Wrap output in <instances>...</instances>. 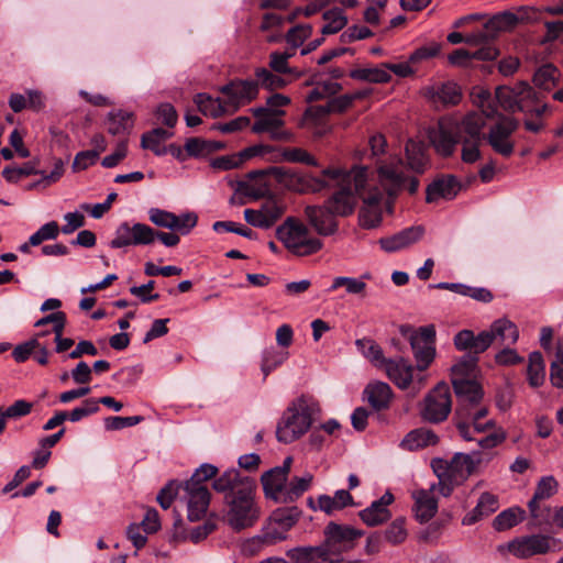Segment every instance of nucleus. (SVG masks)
<instances>
[{"label":"nucleus","instance_id":"obj_5","mask_svg":"<svg viewBox=\"0 0 563 563\" xmlns=\"http://www.w3.org/2000/svg\"><path fill=\"white\" fill-rule=\"evenodd\" d=\"M325 177L338 180L341 189L334 192L325 202L330 210L341 217L353 212L355 206V194L362 196L367 180V169L365 167H354L349 172L343 169H323Z\"/></svg>","mask_w":563,"mask_h":563},{"label":"nucleus","instance_id":"obj_21","mask_svg":"<svg viewBox=\"0 0 563 563\" xmlns=\"http://www.w3.org/2000/svg\"><path fill=\"white\" fill-rule=\"evenodd\" d=\"M384 368L388 378L400 389H407L413 380V366L404 357L387 358Z\"/></svg>","mask_w":563,"mask_h":563},{"label":"nucleus","instance_id":"obj_2","mask_svg":"<svg viewBox=\"0 0 563 563\" xmlns=\"http://www.w3.org/2000/svg\"><path fill=\"white\" fill-rule=\"evenodd\" d=\"M212 487L216 492L224 494L228 507L225 518L233 530L250 528L260 519L261 508L255 499L254 478L243 475L236 468H230L213 481Z\"/></svg>","mask_w":563,"mask_h":563},{"label":"nucleus","instance_id":"obj_63","mask_svg":"<svg viewBox=\"0 0 563 563\" xmlns=\"http://www.w3.org/2000/svg\"><path fill=\"white\" fill-rule=\"evenodd\" d=\"M287 538V533L273 522L256 539L264 545L276 544Z\"/></svg>","mask_w":563,"mask_h":563},{"label":"nucleus","instance_id":"obj_60","mask_svg":"<svg viewBox=\"0 0 563 563\" xmlns=\"http://www.w3.org/2000/svg\"><path fill=\"white\" fill-rule=\"evenodd\" d=\"M150 221L157 227L173 230L176 227V214L163 209L152 208L148 211Z\"/></svg>","mask_w":563,"mask_h":563},{"label":"nucleus","instance_id":"obj_48","mask_svg":"<svg viewBox=\"0 0 563 563\" xmlns=\"http://www.w3.org/2000/svg\"><path fill=\"white\" fill-rule=\"evenodd\" d=\"M323 20L327 22L321 32L322 34H334L341 31L347 23V18L339 8L328 10L323 13Z\"/></svg>","mask_w":563,"mask_h":563},{"label":"nucleus","instance_id":"obj_17","mask_svg":"<svg viewBox=\"0 0 563 563\" xmlns=\"http://www.w3.org/2000/svg\"><path fill=\"white\" fill-rule=\"evenodd\" d=\"M153 243V228L144 223H121L115 230V236L110 242L112 249H123L131 245H148Z\"/></svg>","mask_w":563,"mask_h":563},{"label":"nucleus","instance_id":"obj_8","mask_svg":"<svg viewBox=\"0 0 563 563\" xmlns=\"http://www.w3.org/2000/svg\"><path fill=\"white\" fill-rule=\"evenodd\" d=\"M452 410L451 391L445 383H439L424 397L420 409L422 420L430 423L445 421Z\"/></svg>","mask_w":563,"mask_h":563},{"label":"nucleus","instance_id":"obj_15","mask_svg":"<svg viewBox=\"0 0 563 563\" xmlns=\"http://www.w3.org/2000/svg\"><path fill=\"white\" fill-rule=\"evenodd\" d=\"M435 330L433 325L421 327L409 340L419 372L426 371L435 357Z\"/></svg>","mask_w":563,"mask_h":563},{"label":"nucleus","instance_id":"obj_14","mask_svg":"<svg viewBox=\"0 0 563 563\" xmlns=\"http://www.w3.org/2000/svg\"><path fill=\"white\" fill-rule=\"evenodd\" d=\"M363 536V531L354 529L350 526L330 522L324 528L323 548L327 550L329 558L339 555L355 547L356 540Z\"/></svg>","mask_w":563,"mask_h":563},{"label":"nucleus","instance_id":"obj_43","mask_svg":"<svg viewBox=\"0 0 563 563\" xmlns=\"http://www.w3.org/2000/svg\"><path fill=\"white\" fill-rule=\"evenodd\" d=\"M528 509L531 517V523L534 527H547L554 525L553 517L554 512L545 504V501H537L532 504V499L528 503Z\"/></svg>","mask_w":563,"mask_h":563},{"label":"nucleus","instance_id":"obj_13","mask_svg":"<svg viewBox=\"0 0 563 563\" xmlns=\"http://www.w3.org/2000/svg\"><path fill=\"white\" fill-rule=\"evenodd\" d=\"M179 500L187 506L188 520L199 521L207 514L210 504V492L206 484L186 481L180 483Z\"/></svg>","mask_w":563,"mask_h":563},{"label":"nucleus","instance_id":"obj_49","mask_svg":"<svg viewBox=\"0 0 563 563\" xmlns=\"http://www.w3.org/2000/svg\"><path fill=\"white\" fill-rule=\"evenodd\" d=\"M496 99L498 104L508 112L515 113L519 111L517 85L514 88L498 87L496 89Z\"/></svg>","mask_w":563,"mask_h":563},{"label":"nucleus","instance_id":"obj_33","mask_svg":"<svg viewBox=\"0 0 563 563\" xmlns=\"http://www.w3.org/2000/svg\"><path fill=\"white\" fill-rule=\"evenodd\" d=\"M174 135L173 132L163 128H155L141 136V147L152 151L157 156L167 154V146L164 144Z\"/></svg>","mask_w":563,"mask_h":563},{"label":"nucleus","instance_id":"obj_41","mask_svg":"<svg viewBox=\"0 0 563 563\" xmlns=\"http://www.w3.org/2000/svg\"><path fill=\"white\" fill-rule=\"evenodd\" d=\"M344 287L347 295L358 296L364 298L366 296L367 285L364 280L355 277L336 276L333 278L328 291L332 292L336 289Z\"/></svg>","mask_w":563,"mask_h":563},{"label":"nucleus","instance_id":"obj_45","mask_svg":"<svg viewBox=\"0 0 563 563\" xmlns=\"http://www.w3.org/2000/svg\"><path fill=\"white\" fill-rule=\"evenodd\" d=\"M525 518V510L521 508H509L500 514H498L494 521L493 526L497 531L508 530L519 522H521Z\"/></svg>","mask_w":563,"mask_h":563},{"label":"nucleus","instance_id":"obj_37","mask_svg":"<svg viewBox=\"0 0 563 563\" xmlns=\"http://www.w3.org/2000/svg\"><path fill=\"white\" fill-rule=\"evenodd\" d=\"M195 102L199 111L205 115L218 118L225 113H230V110L227 107L224 99H213L206 93H198L195 97Z\"/></svg>","mask_w":563,"mask_h":563},{"label":"nucleus","instance_id":"obj_53","mask_svg":"<svg viewBox=\"0 0 563 563\" xmlns=\"http://www.w3.org/2000/svg\"><path fill=\"white\" fill-rule=\"evenodd\" d=\"M517 93L519 111L523 113L530 111V107L539 100L538 92L527 82L517 84Z\"/></svg>","mask_w":563,"mask_h":563},{"label":"nucleus","instance_id":"obj_38","mask_svg":"<svg viewBox=\"0 0 563 563\" xmlns=\"http://www.w3.org/2000/svg\"><path fill=\"white\" fill-rule=\"evenodd\" d=\"M133 128V114L117 110L108 114V132L112 135L129 134Z\"/></svg>","mask_w":563,"mask_h":563},{"label":"nucleus","instance_id":"obj_25","mask_svg":"<svg viewBox=\"0 0 563 563\" xmlns=\"http://www.w3.org/2000/svg\"><path fill=\"white\" fill-rule=\"evenodd\" d=\"M476 462L470 454L456 453L449 462V473L452 490L461 485L474 472Z\"/></svg>","mask_w":563,"mask_h":563},{"label":"nucleus","instance_id":"obj_52","mask_svg":"<svg viewBox=\"0 0 563 563\" xmlns=\"http://www.w3.org/2000/svg\"><path fill=\"white\" fill-rule=\"evenodd\" d=\"M519 19L515 13L505 11L489 19L486 23V27L496 32L508 31L515 27Z\"/></svg>","mask_w":563,"mask_h":563},{"label":"nucleus","instance_id":"obj_44","mask_svg":"<svg viewBox=\"0 0 563 563\" xmlns=\"http://www.w3.org/2000/svg\"><path fill=\"white\" fill-rule=\"evenodd\" d=\"M527 376L528 382L532 387H539L544 383L545 366L542 354L540 352H532L529 355Z\"/></svg>","mask_w":563,"mask_h":563},{"label":"nucleus","instance_id":"obj_9","mask_svg":"<svg viewBox=\"0 0 563 563\" xmlns=\"http://www.w3.org/2000/svg\"><path fill=\"white\" fill-rule=\"evenodd\" d=\"M401 159L395 158L389 163H383L378 167V178L388 197H395L400 190H407L413 195L419 188V179L416 176H405L400 170Z\"/></svg>","mask_w":563,"mask_h":563},{"label":"nucleus","instance_id":"obj_3","mask_svg":"<svg viewBox=\"0 0 563 563\" xmlns=\"http://www.w3.org/2000/svg\"><path fill=\"white\" fill-rule=\"evenodd\" d=\"M250 179H258V186H247L246 195L254 199L265 197L271 191V185L266 178L272 177L278 184L286 187L289 190L306 194V192H319L327 187V183L323 179L312 177L310 175H303L295 173L284 167L272 166L265 169L252 170L247 174Z\"/></svg>","mask_w":563,"mask_h":563},{"label":"nucleus","instance_id":"obj_18","mask_svg":"<svg viewBox=\"0 0 563 563\" xmlns=\"http://www.w3.org/2000/svg\"><path fill=\"white\" fill-rule=\"evenodd\" d=\"M363 207L360 210V225L365 229H374L382 222L383 206L390 208L389 200L385 199L384 194L377 189H371L362 194Z\"/></svg>","mask_w":563,"mask_h":563},{"label":"nucleus","instance_id":"obj_22","mask_svg":"<svg viewBox=\"0 0 563 563\" xmlns=\"http://www.w3.org/2000/svg\"><path fill=\"white\" fill-rule=\"evenodd\" d=\"M394 501L391 493L386 492L379 499L373 501L367 508L360 511L361 520L368 527H375L387 521L391 514L388 506Z\"/></svg>","mask_w":563,"mask_h":563},{"label":"nucleus","instance_id":"obj_29","mask_svg":"<svg viewBox=\"0 0 563 563\" xmlns=\"http://www.w3.org/2000/svg\"><path fill=\"white\" fill-rule=\"evenodd\" d=\"M499 508L498 498L490 493H483L475 508L462 519L464 526H472L485 517L490 516Z\"/></svg>","mask_w":563,"mask_h":563},{"label":"nucleus","instance_id":"obj_36","mask_svg":"<svg viewBox=\"0 0 563 563\" xmlns=\"http://www.w3.org/2000/svg\"><path fill=\"white\" fill-rule=\"evenodd\" d=\"M254 76L255 78L253 80L254 84H256L257 90L260 88H264L266 90H277L289 84V80H287L284 76L265 67L256 68Z\"/></svg>","mask_w":563,"mask_h":563},{"label":"nucleus","instance_id":"obj_24","mask_svg":"<svg viewBox=\"0 0 563 563\" xmlns=\"http://www.w3.org/2000/svg\"><path fill=\"white\" fill-rule=\"evenodd\" d=\"M435 485L430 489H420L413 493L416 518L420 522H427L434 517L438 510V501L433 496Z\"/></svg>","mask_w":563,"mask_h":563},{"label":"nucleus","instance_id":"obj_61","mask_svg":"<svg viewBox=\"0 0 563 563\" xmlns=\"http://www.w3.org/2000/svg\"><path fill=\"white\" fill-rule=\"evenodd\" d=\"M64 174V162L58 158L54 162V168L49 174H46L45 172H40V175H42V179L38 181L32 183L27 186L29 189H34L38 186L47 187L53 183H56Z\"/></svg>","mask_w":563,"mask_h":563},{"label":"nucleus","instance_id":"obj_51","mask_svg":"<svg viewBox=\"0 0 563 563\" xmlns=\"http://www.w3.org/2000/svg\"><path fill=\"white\" fill-rule=\"evenodd\" d=\"M558 76V68L551 64H545L536 71L533 82L536 86L549 90L555 85Z\"/></svg>","mask_w":563,"mask_h":563},{"label":"nucleus","instance_id":"obj_1","mask_svg":"<svg viewBox=\"0 0 563 563\" xmlns=\"http://www.w3.org/2000/svg\"><path fill=\"white\" fill-rule=\"evenodd\" d=\"M478 357L464 354L451 368V382L457 398L455 424L464 440H471V427L482 432L495 426L494 419H486L488 408L482 404L483 389L473 378L476 373Z\"/></svg>","mask_w":563,"mask_h":563},{"label":"nucleus","instance_id":"obj_7","mask_svg":"<svg viewBox=\"0 0 563 563\" xmlns=\"http://www.w3.org/2000/svg\"><path fill=\"white\" fill-rule=\"evenodd\" d=\"M482 99L481 112H470L465 114L461 120H457V134L460 140H473L483 141L485 134L483 129L485 126V118L492 119L497 115V106L490 102V95L483 92L479 95Z\"/></svg>","mask_w":563,"mask_h":563},{"label":"nucleus","instance_id":"obj_62","mask_svg":"<svg viewBox=\"0 0 563 563\" xmlns=\"http://www.w3.org/2000/svg\"><path fill=\"white\" fill-rule=\"evenodd\" d=\"M179 495L180 483L172 481L159 490L156 499L163 509H168L175 497H179Z\"/></svg>","mask_w":563,"mask_h":563},{"label":"nucleus","instance_id":"obj_27","mask_svg":"<svg viewBox=\"0 0 563 563\" xmlns=\"http://www.w3.org/2000/svg\"><path fill=\"white\" fill-rule=\"evenodd\" d=\"M287 558L294 563H333L323 545L296 547L286 551Z\"/></svg>","mask_w":563,"mask_h":563},{"label":"nucleus","instance_id":"obj_56","mask_svg":"<svg viewBox=\"0 0 563 563\" xmlns=\"http://www.w3.org/2000/svg\"><path fill=\"white\" fill-rule=\"evenodd\" d=\"M558 492V482L553 476L542 477L536 487L532 496V504L537 501H545Z\"/></svg>","mask_w":563,"mask_h":563},{"label":"nucleus","instance_id":"obj_42","mask_svg":"<svg viewBox=\"0 0 563 563\" xmlns=\"http://www.w3.org/2000/svg\"><path fill=\"white\" fill-rule=\"evenodd\" d=\"M350 77L356 80L375 84H385L391 79L390 74L385 69L383 64L376 67L353 69L350 71Z\"/></svg>","mask_w":563,"mask_h":563},{"label":"nucleus","instance_id":"obj_47","mask_svg":"<svg viewBox=\"0 0 563 563\" xmlns=\"http://www.w3.org/2000/svg\"><path fill=\"white\" fill-rule=\"evenodd\" d=\"M312 482V475L307 474L302 477H295L291 482L286 484V489L282 503H290L300 497L308 490Z\"/></svg>","mask_w":563,"mask_h":563},{"label":"nucleus","instance_id":"obj_31","mask_svg":"<svg viewBox=\"0 0 563 563\" xmlns=\"http://www.w3.org/2000/svg\"><path fill=\"white\" fill-rule=\"evenodd\" d=\"M439 437L430 429L418 428L411 430L401 440L400 446L408 451H417L437 444Z\"/></svg>","mask_w":563,"mask_h":563},{"label":"nucleus","instance_id":"obj_54","mask_svg":"<svg viewBox=\"0 0 563 563\" xmlns=\"http://www.w3.org/2000/svg\"><path fill=\"white\" fill-rule=\"evenodd\" d=\"M385 539L393 545L402 543L408 536L406 520L402 517L396 518L384 532Z\"/></svg>","mask_w":563,"mask_h":563},{"label":"nucleus","instance_id":"obj_50","mask_svg":"<svg viewBox=\"0 0 563 563\" xmlns=\"http://www.w3.org/2000/svg\"><path fill=\"white\" fill-rule=\"evenodd\" d=\"M285 210L286 206L284 202L275 198L268 199L262 205L261 211L267 223V229L273 227L282 218Z\"/></svg>","mask_w":563,"mask_h":563},{"label":"nucleus","instance_id":"obj_32","mask_svg":"<svg viewBox=\"0 0 563 563\" xmlns=\"http://www.w3.org/2000/svg\"><path fill=\"white\" fill-rule=\"evenodd\" d=\"M488 331L493 341L498 340L506 346L514 345L519 339L518 327L507 318L495 320Z\"/></svg>","mask_w":563,"mask_h":563},{"label":"nucleus","instance_id":"obj_12","mask_svg":"<svg viewBox=\"0 0 563 563\" xmlns=\"http://www.w3.org/2000/svg\"><path fill=\"white\" fill-rule=\"evenodd\" d=\"M558 541L549 536L532 534L517 538L507 544L498 545V551H509L519 559H527L537 554H545L555 551Z\"/></svg>","mask_w":563,"mask_h":563},{"label":"nucleus","instance_id":"obj_55","mask_svg":"<svg viewBox=\"0 0 563 563\" xmlns=\"http://www.w3.org/2000/svg\"><path fill=\"white\" fill-rule=\"evenodd\" d=\"M354 100L355 96L342 95L330 99L323 106H319L317 110L321 114L342 113L352 106Z\"/></svg>","mask_w":563,"mask_h":563},{"label":"nucleus","instance_id":"obj_6","mask_svg":"<svg viewBox=\"0 0 563 563\" xmlns=\"http://www.w3.org/2000/svg\"><path fill=\"white\" fill-rule=\"evenodd\" d=\"M276 236L287 250L298 256L317 253L322 247V242L311 238L308 228L292 217L287 218L276 229Z\"/></svg>","mask_w":563,"mask_h":563},{"label":"nucleus","instance_id":"obj_23","mask_svg":"<svg viewBox=\"0 0 563 563\" xmlns=\"http://www.w3.org/2000/svg\"><path fill=\"white\" fill-rule=\"evenodd\" d=\"M423 233L424 229L421 225L406 228L393 236L380 239L379 245L386 252H397L421 240Z\"/></svg>","mask_w":563,"mask_h":563},{"label":"nucleus","instance_id":"obj_30","mask_svg":"<svg viewBox=\"0 0 563 563\" xmlns=\"http://www.w3.org/2000/svg\"><path fill=\"white\" fill-rule=\"evenodd\" d=\"M364 395L374 410H384L389 407L393 390L387 383L375 382L366 386Z\"/></svg>","mask_w":563,"mask_h":563},{"label":"nucleus","instance_id":"obj_39","mask_svg":"<svg viewBox=\"0 0 563 563\" xmlns=\"http://www.w3.org/2000/svg\"><path fill=\"white\" fill-rule=\"evenodd\" d=\"M253 114L256 118V121L252 125L254 133L269 132L275 128H282L284 124V122L277 118L278 115L271 113L267 108L260 107L253 109Z\"/></svg>","mask_w":563,"mask_h":563},{"label":"nucleus","instance_id":"obj_4","mask_svg":"<svg viewBox=\"0 0 563 563\" xmlns=\"http://www.w3.org/2000/svg\"><path fill=\"white\" fill-rule=\"evenodd\" d=\"M320 412L319 402L309 395H301L289 402L277 422L276 438L289 444L308 432Z\"/></svg>","mask_w":563,"mask_h":563},{"label":"nucleus","instance_id":"obj_26","mask_svg":"<svg viewBox=\"0 0 563 563\" xmlns=\"http://www.w3.org/2000/svg\"><path fill=\"white\" fill-rule=\"evenodd\" d=\"M460 190V185L454 176L441 177L433 180L427 187L426 200L431 203L439 198L451 200Z\"/></svg>","mask_w":563,"mask_h":563},{"label":"nucleus","instance_id":"obj_34","mask_svg":"<svg viewBox=\"0 0 563 563\" xmlns=\"http://www.w3.org/2000/svg\"><path fill=\"white\" fill-rule=\"evenodd\" d=\"M318 508L327 515H333L347 506H353V496L346 489H339L334 496L320 495L317 499Z\"/></svg>","mask_w":563,"mask_h":563},{"label":"nucleus","instance_id":"obj_16","mask_svg":"<svg viewBox=\"0 0 563 563\" xmlns=\"http://www.w3.org/2000/svg\"><path fill=\"white\" fill-rule=\"evenodd\" d=\"M230 113L251 103L258 92L253 79H234L220 88Z\"/></svg>","mask_w":563,"mask_h":563},{"label":"nucleus","instance_id":"obj_35","mask_svg":"<svg viewBox=\"0 0 563 563\" xmlns=\"http://www.w3.org/2000/svg\"><path fill=\"white\" fill-rule=\"evenodd\" d=\"M407 166L416 174H423L430 166V161L421 143L409 140L405 147Z\"/></svg>","mask_w":563,"mask_h":563},{"label":"nucleus","instance_id":"obj_64","mask_svg":"<svg viewBox=\"0 0 563 563\" xmlns=\"http://www.w3.org/2000/svg\"><path fill=\"white\" fill-rule=\"evenodd\" d=\"M155 115L161 123L168 128H174L178 121L176 109L168 102L161 103L156 108Z\"/></svg>","mask_w":563,"mask_h":563},{"label":"nucleus","instance_id":"obj_10","mask_svg":"<svg viewBox=\"0 0 563 563\" xmlns=\"http://www.w3.org/2000/svg\"><path fill=\"white\" fill-rule=\"evenodd\" d=\"M496 117L498 120L490 125L485 139L495 153L503 157H510L515 151V142L511 140V135L518 129L519 122L512 117L498 112Z\"/></svg>","mask_w":563,"mask_h":563},{"label":"nucleus","instance_id":"obj_19","mask_svg":"<svg viewBox=\"0 0 563 563\" xmlns=\"http://www.w3.org/2000/svg\"><path fill=\"white\" fill-rule=\"evenodd\" d=\"M423 97L434 107L448 108L459 104L462 90L454 81H434L422 89Z\"/></svg>","mask_w":563,"mask_h":563},{"label":"nucleus","instance_id":"obj_59","mask_svg":"<svg viewBox=\"0 0 563 563\" xmlns=\"http://www.w3.org/2000/svg\"><path fill=\"white\" fill-rule=\"evenodd\" d=\"M356 345L362 351L363 355L371 362L380 363V365H384L383 360L386 358L383 355V351L380 346L376 344L373 340L360 339L356 340Z\"/></svg>","mask_w":563,"mask_h":563},{"label":"nucleus","instance_id":"obj_28","mask_svg":"<svg viewBox=\"0 0 563 563\" xmlns=\"http://www.w3.org/2000/svg\"><path fill=\"white\" fill-rule=\"evenodd\" d=\"M287 484V475L279 468H272L262 476V485L264 494L267 498H272L282 503Z\"/></svg>","mask_w":563,"mask_h":563},{"label":"nucleus","instance_id":"obj_57","mask_svg":"<svg viewBox=\"0 0 563 563\" xmlns=\"http://www.w3.org/2000/svg\"><path fill=\"white\" fill-rule=\"evenodd\" d=\"M286 358L287 353L277 351L275 349H268L264 351L261 365L264 379L269 375L271 372L282 365Z\"/></svg>","mask_w":563,"mask_h":563},{"label":"nucleus","instance_id":"obj_46","mask_svg":"<svg viewBox=\"0 0 563 563\" xmlns=\"http://www.w3.org/2000/svg\"><path fill=\"white\" fill-rule=\"evenodd\" d=\"M432 468L434 473L438 476V484L435 485V489L439 490V493L448 497L452 493V485H451V478L449 473V462L438 459L432 461Z\"/></svg>","mask_w":563,"mask_h":563},{"label":"nucleus","instance_id":"obj_20","mask_svg":"<svg viewBox=\"0 0 563 563\" xmlns=\"http://www.w3.org/2000/svg\"><path fill=\"white\" fill-rule=\"evenodd\" d=\"M305 216L311 227L320 235H332L338 231V222L330 208L324 206H307L305 208Z\"/></svg>","mask_w":563,"mask_h":563},{"label":"nucleus","instance_id":"obj_40","mask_svg":"<svg viewBox=\"0 0 563 563\" xmlns=\"http://www.w3.org/2000/svg\"><path fill=\"white\" fill-rule=\"evenodd\" d=\"M266 148V146H252L242 151L239 156H221L213 161L212 166L221 170H229L238 167L243 159L261 154Z\"/></svg>","mask_w":563,"mask_h":563},{"label":"nucleus","instance_id":"obj_58","mask_svg":"<svg viewBox=\"0 0 563 563\" xmlns=\"http://www.w3.org/2000/svg\"><path fill=\"white\" fill-rule=\"evenodd\" d=\"M59 234V225L56 221L43 224L35 233L30 236V244L37 246L44 241L55 240Z\"/></svg>","mask_w":563,"mask_h":563},{"label":"nucleus","instance_id":"obj_11","mask_svg":"<svg viewBox=\"0 0 563 563\" xmlns=\"http://www.w3.org/2000/svg\"><path fill=\"white\" fill-rule=\"evenodd\" d=\"M428 137L439 155L451 156L460 143L457 119L451 115L440 118L437 125L428 130Z\"/></svg>","mask_w":563,"mask_h":563}]
</instances>
